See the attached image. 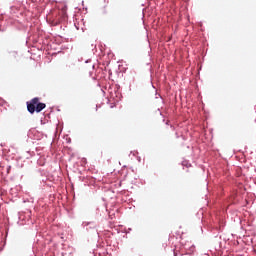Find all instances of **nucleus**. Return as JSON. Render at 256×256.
I'll return each instance as SVG.
<instances>
[{
	"mask_svg": "<svg viewBox=\"0 0 256 256\" xmlns=\"http://www.w3.org/2000/svg\"><path fill=\"white\" fill-rule=\"evenodd\" d=\"M47 105L45 103L39 102V98L35 97L27 102V109L33 115V113H41L43 109H45Z\"/></svg>",
	"mask_w": 256,
	"mask_h": 256,
	"instance_id": "obj_1",
	"label": "nucleus"
},
{
	"mask_svg": "<svg viewBox=\"0 0 256 256\" xmlns=\"http://www.w3.org/2000/svg\"><path fill=\"white\" fill-rule=\"evenodd\" d=\"M61 14H62V16H63L64 18H66V17H67V10L62 9V10H61Z\"/></svg>",
	"mask_w": 256,
	"mask_h": 256,
	"instance_id": "obj_2",
	"label": "nucleus"
},
{
	"mask_svg": "<svg viewBox=\"0 0 256 256\" xmlns=\"http://www.w3.org/2000/svg\"><path fill=\"white\" fill-rule=\"evenodd\" d=\"M174 256H179V252L177 250H174Z\"/></svg>",
	"mask_w": 256,
	"mask_h": 256,
	"instance_id": "obj_3",
	"label": "nucleus"
},
{
	"mask_svg": "<svg viewBox=\"0 0 256 256\" xmlns=\"http://www.w3.org/2000/svg\"><path fill=\"white\" fill-rule=\"evenodd\" d=\"M181 256H191V254H181Z\"/></svg>",
	"mask_w": 256,
	"mask_h": 256,
	"instance_id": "obj_4",
	"label": "nucleus"
}]
</instances>
